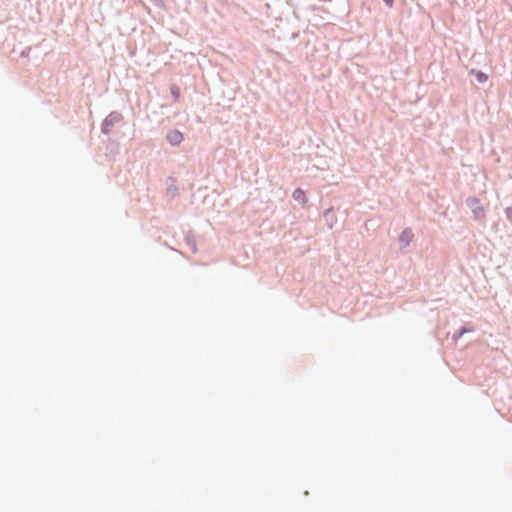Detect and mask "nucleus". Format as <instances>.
<instances>
[{"instance_id":"obj_1","label":"nucleus","mask_w":512,"mask_h":512,"mask_svg":"<svg viewBox=\"0 0 512 512\" xmlns=\"http://www.w3.org/2000/svg\"><path fill=\"white\" fill-rule=\"evenodd\" d=\"M167 140L171 145H179L183 140V135L178 130H172L167 134Z\"/></svg>"},{"instance_id":"obj_2","label":"nucleus","mask_w":512,"mask_h":512,"mask_svg":"<svg viewBox=\"0 0 512 512\" xmlns=\"http://www.w3.org/2000/svg\"><path fill=\"white\" fill-rule=\"evenodd\" d=\"M413 238V233L411 230H404L399 236V241L404 246H408Z\"/></svg>"},{"instance_id":"obj_3","label":"nucleus","mask_w":512,"mask_h":512,"mask_svg":"<svg viewBox=\"0 0 512 512\" xmlns=\"http://www.w3.org/2000/svg\"><path fill=\"white\" fill-rule=\"evenodd\" d=\"M471 73H474L475 75V78L476 80L479 82V83H484L488 80V76L487 74L481 72V71H476L474 72L473 70L471 71Z\"/></svg>"},{"instance_id":"obj_4","label":"nucleus","mask_w":512,"mask_h":512,"mask_svg":"<svg viewBox=\"0 0 512 512\" xmlns=\"http://www.w3.org/2000/svg\"><path fill=\"white\" fill-rule=\"evenodd\" d=\"M293 198H294L295 200H298V201H300V200L305 201V193H304V191H303V190H301V189H299V188H298V189H296V190L293 192Z\"/></svg>"},{"instance_id":"obj_5","label":"nucleus","mask_w":512,"mask_h":512,"mask_svg":"<svg viewBox=\"0 0 512 512\" xmlns=\"http://www.w3.org/2000/svg\"><path fill=\"white\" fill-rule=\"evenodd\" d=\"M506 215L512 221V206L506 209Z\"/></svg>"},{"instance_id":"obj_6","label":"nucleus","mask_w":512,"mask_h":512,"mask_svg":"<svg viewBox=\"0 0 512 512\" xmlns=\"http://www.w3.org/2000/svg\"><path fill=\"white\" fill-rule=\"evenodd\" d=\"M389 7L393 5L394 0H383Z\"/></svg>"}]
</instances>
